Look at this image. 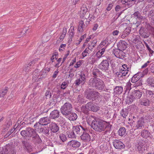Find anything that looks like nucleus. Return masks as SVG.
Returning a JSON list of instances; mask_svg holds the SVG:
<instances>
[{"mask_svg":"<svg viewBox=\"0 0 154 154\" xmlns=\"http://www.w3.org/2000/svg\"><path fill=\"white\" fill-rule=\"evenodd\" d=\"M80 78L81 79V83L83 85L85 83V76L84 74L82 73L80 75Z\"/></svg>","mask_w":154,"mask_h":154,"instance_id":"nucleus-37","label":"nucleus"},{"mask_svg":"<svg viewBox=\"0 0 154 154\" xmlns=\"http://www.w3.org/2000/svg\"><path fill=\"white\" fill-rule=\"evenodd\" d=\"M41 124L39 122V120L38 122H36L34 125V127L36 130H37L41 126H42Z\"/></svg>","mask_w":154,"mask_h":154,"instance_id":"nucleus-47","label":"nucleus"},{"mask_svg":"<svg viewBox=\"0 0 154 154\" xmlns=\"http://www.w3.org/2000/svg\"><path fill=\"white\" fill-rule=\"evenodd\" d=\"M109 66V62L107 60H105L102 61L99 65V68L104 72H106L108 69Z\"/></svg>","mask_w":154,"mask_h":154,"instance_id":"nucleus-9","label":"nucleus"},{"mask_svg":"<svg viewBox=\"0 0 154 154\" xmlns=\"http://www.w3.org/2000/svg\"><path fill=\"white\" fill-rule=\"evenodd\" d=\"M97 42L96 40H94L92 42H91L89 43L88 48L89 49L90 51H92V49L96 46Z\"/></svg>","mask_w":154,"mask_h":154,"instance_id":"nucleus-27","label":"nucleus"},{"mask_svg":"<svg viewBox=\"0 0 154 154\" xmlns=\"http://www.w3.org/2000/svg\"><path fill=\"white\" fill-rule=\"evenodd\" d=\"M45 127H42L41 126L39 128L38 130L37 131L39 132V133H42L43 130H44V128Z\"/></svg>","mask_w":154,"mask_h":154,"instance_id":"nucleus-62","label":"nucleus"},{"mask_svg":"<svg viewBox=\"0 0 154 154\" xmlns=\"http://www.w3.org/2000/svg\"><path fill=\"white\" fill-rule=\"evenodd\" d=\"M100 97V94L98 92L92 90L88 92L86 98L89 100H94L97 99Z\"/></svg>","mask_w":154,"mask_h":154,"instance_id":"nucleus-7","label":"nucleus"},{"mask_svg":"<svg viewBox=\"0 0 154 154\" xmlns=\"http://www.w3.org/2000/svg\"><path fill=\"white\" fill-rule=\"evenodd\" d=\"M58 57V54L57 53H55L54 54H53L51 58V61L52 62H53L55 58L56 60L57 59Z\"/></svg>","mask_w":154,"mask_h":154,"instance_id":"nucleus-51","label":"nucleus"},{"mask_svg":"<svg viewBox=\"0 0 154 154\" xmlns=\"http://www.w3.org/2000/svg\"><path fill=\"white\" fill-rule=\"evenodd\" d=\"M81 111L85 114H87L88 112L87 109H86V107L84 106H82L81 108Z\"/></svg>","mask_w":154,"mask_h":154,"instance_id":"nucleus-52","label":"nucleus"},{"mask_svg":"<svg viewBox=\"0 0 154 154\" xmlns=\"http://www.w3.org/2000/svg\"><path fill=\"white\" fill-rule=\"evenodd\" d=\"M140 35L142 37L147 38L149 37V34L146 32V30L143 27H141L139 31Z\"/></svg>","mask_w":154,"mask_h":154,"instance_id":"nucleus-19","label":"nucleus"},{"mask_svg":"<svg viewBox=\"0 0 154 154\" xmlns=\"http://www.w3.org/2000/svg\"><path fill=\"white\" fill-rule=\"evenodd\" d=\"M112 126L109 122H107L98 119H94L92 122L91 127L97 132H106L110 130Z\"/></svg>","mask_w":154,"mask_h":154,"instance_id":"nucleus-1","label":"nucleus"},{"mask_svg":"<svg viewBox=\"0 0 154 154\" xmlns=\"http://www.w3.org/2000/svg\"><path fill=\"white\" fill-rule=\"evenodd\" d=\"M25 148L27 150L28 152H30L32 151L33 147L29 144V145L27 146Z\"/></svg>","mask_w":154,"mask_h":154,"instance_id":"nucleus-42","label":"nucleus"},{"mask_svg":"<svg viewBox=\"0 0 154 154\" xmlns=\"http://www.w3.org/2000/svg\"><path fill=\"white\" fill-rule=\"evenodd\" d=\"M93 105V104L91 103H88L84 106L86 107V109L88 110H91Z\"/></svg>","mask_w":154,"mask_h":154,"instance_id":"nucleus-44","label":"nucleus"},{"mask_svg":"<svg viewBox=\"0 0 154 154\" xmlns=\"http://www.w3.org/2000/svg\"><path fill=\"white\" fill-rule=\"evenodd\" d=\"M154 93L150 91H147L146 92V97L149 98L153 97Z\"/></svg>","mask_w":154,"mask_h":154,"instance_id":"nucleus-35","label":"nucleus"},{"mask_svg":"<svg viewBox=\"0 0 154 154\" xmlns=\"http://www.w3.org/2000/svg\"><path fill=\"white\" fill-rule=\"evenodd\" d=\"M89 85L94 88L100 90L104 89L105 85L102 80H99L96 78H91L89 80Z\"/></svg>","mask_w":154,"mask_h":154,"instance_id":"nucleus-2","label":"nucleus"},{"mask_svg":"<svg viewBox=\"0 0 154 154\" xmlns=\"http://www.w3.org/2000/svg\"><path fill=\"white\" fill-rule=\"evenodd\" d=\"M90 51L88 48L85 49L82 54V56L84 57L87 56V54H89Z\"/></svg>","mask_w":154,"mask_h":154,"instance_id":"nucleus-39","label":"nucleus"},{"mask_svg":"<svg viewBox=\"0 0 154 154\" xmlns=\"http://www.w3.org/2000/svg\"><path fill=\"white\" fill-rule=\"evenodd\" d=\"M144 43L147 49L148 50L149 52V53L151 54H152L154 53V51L151 49V48H150V47L146 42H144Z\"/></svg>","mask_w":154,"mask_h":154,"instance_id":"nucleus-43","label":"nucleus"},{"mask_svg":"<svg viewBox=\"0 0 154 154\" xmlns=\"http://www.w3.org/2000/svg\"><path fill=\"white\" fill-rule=\"evenodd\" d=\"M72 130L76 134H78L79 135L82 134V133L84 130H88L86 128H85L81 126H74L72 128Z\"/></svg>","mask_w":154,"mask_h":154,"instance_id":"nucleus-10","label":"nucleus"},{"mask_svg":"<svg viewBox=\"0 0 154 154\" xmlns=\"http://www.w3.org/2000/svg\"><path fill=\"white\" fill-rule=\"evenodd\" d=\"M154 15V10H151L150 11L149 13L148 16L149 19Z\"/></svg>","mask_w":154,"mask_h":154,"instance_id":"nucleus-54","label":"nucleus"},{"mask_svg":"<svg viewBox=\"0 0 154 154\" xmlns=\"http://www.w3.org/2000/svg\"><path fill=\"white\" fill-rule=\"evenodd\" d=\"M14 146L11 143L6 144L0 150V154H16V150Z\"/></svg>","mask_w":154,"mask_h":154,"instance_id":"nucleus-3","label":"nucleus"},{"mask_svg":"<svg viewBox=\"0 0 154 154\" xmlns=\"http://www.w3.org/2000/svg\"><path fill=\"white\" fill-rule=\"evenodd\" d=\"M72 109V106L71 103L66 102L61 106L60 111L62 115L65 116L67 115L69 113H71Z\"/></svg>","mask_w":154,"mask_h":154,"instance_id":"nucleus-4","label":"nucleus"},{"mask_svg":"<svg viewBox=\"0 0 154 154\" xmlns=\"http://www.w3.org/2000/svg\"><path fill=\"white\" fill-rule=\"evenodd\" d=\"M127 44L124 41L120 40L117 44L118 49L124 50L127 48Z\"/></svg>","mask_w":154,"mask_h":154,"instance_id":"nucleus-15","label":"nucleus"},{"mask_svg":"<svg viewBox=\"0 0 154 154\" xmlns=\"http://www.w3.org/2000/svg\"><path fill=\"white\" fill-rule=\"evenodd\" d=\"M132 37L134 38L133 39L132 42L135 44H137V43H138L139 41L138 39L140 38V36L133 34L132 35Z\"/></svg>","mask_w":154,"mask_h":154,"instance_id":"nucleus-38","label":"nucleus"},{"mask_svg":"<svg viewBox=\"0 0 154 154\" xmlns=\"http://www.w3.org/2000/svg\"><path fill=\"white\" fill-rule=\"evenodd\" d=\"M67 134L68 135V137L69 138H75L77 136L76 134H75V133L73 131H67Z\"/></svg>","mask_w":154,"mask_h":154,"instance_id":"nucleus-31","label":"nucleus"},{"mask_svg":"<svg viewBox=\"0 0 154 154\" xmlns=\"http://www.w3.org/2000/svg\"><path fill=\"white\" fill-rule=\"evenodd\" d=\"M8 89L7 88L2 91L0 92V97H3L7 93Z\"/></svg>","mask_w":154,"mask_h":154,"instance_id":"nucleus-50","label":"nucleus"},{"mask_svg":"<svg viewBox=\"0 0 154 154\" xmlns=\"http://www.w3.org/2000/svg\"><path fill=\"white\" fill-rule=\"evenodd\" d=\"M59 112L57 110H55L51 112L50 114V117L51 119H54L59 116Z\"/></svg>","mask_w":154,"mask_h":154,"instance_id":"nucleus-23","label":"nucleus"},{"mask_svg":"<svg viewBox=\"0 0 154 154\" xmlns=\"http://www.w3.org/2000/svg\"><path fill=\"white\" fill-rule=\"evenodd\" d=\"M87 130H84L82 132L83 134L81 135V139L84 142H88L91 140L90 136L89 134L86 132Z\"/></svg>","mask_w":154,"mask_h":154,"instance_id":"nucleus-12","label":"nucleus"},{"mask_svg":"<svg viewBox=\"0 0 154 154\" xmlns=\"http://www.w3.org/2000/svg\"><path fill=\"white\" fill-rule=\"evenodd\" d=\"M29 69L28 66H25L23 69V71L25 72H28Z\"/></svg>","mask_w":154,"mask_h":154,"instance_id":"nucleus-63","label":"nucleus"},{"mask_svg":"<svg viewBox=\"0 0 154 154\" xmlns=\"http://www.w3.org/2000/svg\"><path fill=\"white\" fill-rule=\"evenodd\" d=\"M32 141L38 143H41L42 140L39 136L36 134L32 138Z\"/></svg>","mask_w":154,"mask_h":154,"instance_id":"nucleus-24","label":"nucleus"},{"mask_svg":"<svg viewBox=\"0 0 154 154\" xmlns=\"http://www.w3.org/2000/svg\"><path fill=\"white\" fill-rule=\"evenodd\" d=\"M74 28V27L73 26H71L69 32V36L70 37V39H71V40H72V37L74 35V33L73 32Z\"/></svg>","mask_w":154,"mask_h":154,"instance_id":"nucleus-34","label":"nucleus"},{"mask_svg":"<svg viewBox=\"0 0 154 154\" xmlns=\"http://www.w3.org/2000/svg\"><path fill=\"white\" fill-rule=\"evenodd\" d=\"M51 131L53 133H56L59 130V127L57 124L52 122L49 125Z\"/></svg>","mask_w":154,"mask_h":154,"instance_id":"nucleus-18","label":"nucleus"},{"mask_svg":"<svg viewBox=\"0 0 154 154\" xmlns=\"http://www.w3.org/2000/svg\"><path fill=\"white\" fill-rule=\"evenodd\" d=\"M131 84L130 82H128L127 83V85L125 86L126 90H130L131 89Z\"/></svg>","mask_w":154,"mask_h":154,"instance_id":"nucleus-53","label":"nucleus"},{"mask_svg":"<svg viewBox=\"0 0 154 154\" xmlns=\"http://www.w3.org/2000/svg\"><path fill=\"white\" fill-rule=\"evenodd\" d=\"M22 144L23 146L25 148L27 146L29 145V144L27 140H23L22 141Z\"/></svg>","mask_w":154,"mask_h":154,"instance_id":"nucleus-49","label":"nucleus"},{"mask_svg":"<svg viewBox=\"0 0 154 154\" xmlns=\"http://www.w3.org/2000/svg\"><path fill=\"white\" fill-rule=\"evenodd\" d=\"M144 122L142 119L139 120L135 126L136 128L141 129L143 126Z\"/></svg>","mask_w":154,"mask_h":154,"instance_id":"nucleus-32","label":"nucleus"},{"mask_svg":"<svg viewBox=\"0 0 154 154\" xmlns=\"http://www.w3.org/2000/svg\"><path fill=\"white\" fill-rule=\"evenodd\" d=\"M49 129L48 128H47L45 127L44 128V130H43V132L42 133L43 134L46 135V136H48L49 134Z\"/></svg>","mask_w":154,"mask_h":154,"instance_id":"nucleus-46","label":"nucleus"},{"mask_svg":"<svg viewBox=\"0 0 154 154\" xmlns=\"http://www.w3.org/2000/svg\"><path fill=\"white\" fill-rule=\"evenodd\" d=\"M45 96L48 98H51V93L49 91H47L45 94Z\"/></svg>","mask_w":154,"mask_h":154,"instance_id":"nucleus-61","label":"nucleus"},{"mask_svg":"<svg viewBox=\"0 0 154 154\" xmlns=\"http://www.w3.org/2000/svg\"><path fill=\"white\" fill-rule=\"evenodd\" d=\"M126 134V130L124 127L120 128L118 131V134L120 136L125 135Z\"/></svg>","mask_w":154,"mask_h":154,"instance_id":"nucleus-29","label":"nucleus"},{"mask_svg":"<svg viewBox=\"0 0 154 154\" xmlns=\"http://www.w3.org/2000/svg\"><path fill=\"white\" fill-rule=\"evenodd\" d=\"M61 60H62L61 58H60L58 59V60H57V61L58 62L57 64H56L55 65V67H58L62 65V63L60 65L59 64V63L61 61Z\"/></svg>","mask_w":154,"mask_h":154,"instance_id":"nucleus-57","label":"nucleus"},{"mask_svg":"<svg viewBox=\"0 0 154 154\" xmlns=\"http://www.w3.org/2000/svg\"><path fill=\"white\" fill-rule=\"evenodd\" d=\"M131 28L130 27H126L124 31L123 32L125 33V34H126L127 35H128L131 32Z\"/></svg>","mask_w":154,"mask_h":154,"instance_id":"nucleus-41","label":"nucleus"},{"mask_svg":"<svg viewBox=\"0 0 154 154\" xmlns=\"http://www.w3.org/2000/svg\"><path fill=\"white\" fill-rule=\"evenodd\" d=\"M81 83V81L80 79L76 80L75 81V85L76 86H79Z\"/></svg>","mask_w":154,"mask_h":154,"instance_id":"nucleus-59","label":"nucleus"},{"mask_svg":"<svg viewBox=\"0 0 154 154\" xmlns=\"http://www.w3.org/2000/svg\"><path fill=\"white\" fill-rule=\"evenodd\" d=\"M21 135L23 137H33L37 133L35 130L30 127H28L25 130L20 132Z\"/></svg>","mask_w":154,"mask_h":154,"instance_id":"nucleus-5","label":"nucleus"},{"mask_svg":"<svg viewBox=\"0 0 154 154\" xmlns=\"http://www.w3.org/2000/svg\"><path fill=\"white\" fill-rule=\"evenodd\" d=\"M133 15L134 17H136L137 18L140 20H143L145 19V17L142 16L141 14L138 11L135 12Z\"/></svg>","mask_w":154,"mask_h":154,"instance_id":"nucleus-26","label":"nucleus"},{"mask_svg":"<svg viewBox=\"0 0 154 154\" xmlns=\"http://www.w3.org/2000/svg\"><path fill=\"white\" fill-rule=\"evenodd\" d=\"M113 53L117 57L123 59L126 57L125 53L122 50L119 49H116L113 51Z\"/></svg>","mask_w":154,"mask_h":154,"instance_id":"nucleus-8","label":"nucleus"},{"mask_svg":"<svg viewBox=\"0 0 154 154\" xmlns=\"http://www.w3.org/2000/svg\"><path fill=\"white\" fill-rule=\"evenodd\" d=\"M142 93L138 90L133 91L129 97V103H131L133 101L137 99H140L142 96Z\"/></svg>","mask_w":154,"mask_h":154,"instance_id":"nucleus-6","label":"nucleus"},{"mask_svg":"<svg viewBox=\"0 0 154 154\" xmlns=\"http://www.w3.org/2000/svg\"><path fill=\"white\" fill-rule=\"evenodd\" d=\"M130 72V71H129V70H125L121 69L120 71V72L118 75H120L121 77L125 76L127 75H128V76L129 75Z\"/></svg>","mask_w":154,"mask_h":154,"instance_id":"nucleus-22","label":"nucleus"},{"mask_svg":"<svg viewBox=\"0 0 154 154\" xmlns=\"http://www.w3.org/2000/svg\"><path fill=\"white\" fill-rule=\"evenodd\" d=\"M87 26V24H84L83 20H81L79 23L78 30L79 32H82L86 28Z\"/></svg>","mask_w":154,"mask_h":154,"instance_id":"nucleus-20","label":"nucleus"},{"mask_svg":"<svg viewBox=\"0 0 154 154\" xmlns=\"http://www.w3.org/2000/svg\"><path fill=\"white\" fill-rule=\"evenodd\" d=\"M80 143L75 140H72L69 142L67 143V145L72 146L73 148H78L80 146Z\"/></svg>","mask_w":154,"mask_h":154,"instance_id":"nucleus-16","label":"nucleus"},{"mask_svg":"<svg viewBox=\"0 0 154 154\" xmlns=\"http://www.w3.org/2000/svg\"><path fill=\"white\" fill-rule=\"evenodd\" d=\"M143 143L141 141H139L135 146L136 150L139 152V153H142L144 150L143 148Z\"/></svg>","mask_w":154,"mask_h":154,"instance_id":"nucleus-14","label":"nucleus"},{"mask_svg":"<svg viewBox=\"0 0 154 154\" xmlns=\"http://www.w3.org/2000/svg\"><path fill=\"white\" fill-rule=\"evenodd\" d=\"M139 73H138L137 74H135L131 79V82L133 83H135L137 82L140 79V76L138 75Z\"/></svg>","mask_w":154,"mask_h":154,"instance_id":"nucleus-33","label":"nucleus"},{"mask_svg":"<svg viewBox=\"0 0 154 154\" xmlns=\"http://www.w3.org/2000/svg\"><path fill=\"white\" fill-rule=\"evenodd\" d=\"M150 71L154 75V64L152 65L150 68Z\"/></svg>","mask_w":154,"mask_h":154,"instance_id":"nucleus-64","label":"nucleus"},{"mask_svg":"<svg viewBox=\"0 0 154 154\" xmlns=\"http://www.w3.org/2000/svg\"><path fill=\"white\" fill-rule=\"evenodd\" d=\"M121 114L123 118H125L127 116L128 113L127 112H125L124 111H122L121 113Z\"/></svg>","mask_w":154,"mask_h":154,"instance_id":"nucleus-56","label":"nucleus"},{"mask_svg":"<svg viewBox=\"0 0 154 154\" xmlns=\"http://www.w3.org/2000/svg\"><path fill=\"white\" fill-rule=\"evenodd\" d=\"M141 135L142 137L146 139L149 137L150 140L152 137L151 133L146 130H143L141 132Z\"/></svg>","mask_w":154,"mask_h":154,"instance_id":"nucleus-13","label":"nucleus"},{"mask_svg":"<svg viewBox=\"0 0 154 154\" xmlns=\"http://www.w3.org/2000/svg\"><path fill=\"white\" fill-rule=\"evenodd\" d=\"M135 47L139 51H142L144 48V45L141 41H138Z\"/></svg>","mask_w":154,"mask_h":154,"instance_id":"nucleus-25","label":"nucleus"},{"mask_svg":"<svg viewBox=\"0 0 154 154\" xmlns=\"http://www.w3.org/2000/svg\"><path fill=\"white\" fill-rule=\"evenodd\" d=\"M113 144L114 147L116 149H121L125 148L124 144L121 141L116 140L113 142Z\"/></svg>","mask_w":154,"mask_h":154,"instance_id":"nucleus-11","label":"nucleus"},{"mask_svg":"<svg viewBox=\"0 0 154 154\" xmlns=\"http://www.w3.org/2000/svg\"><path fill=\"white\" fill-rule=\"evenodd\" d=\"M88 9L85 7H82L81 8L80 12V16L81 17H83L86 14Z\"/></svg>","mask_w":154,"mask_h":154,"instance_id":"nucleus-28","label":"nucleus"},{"mask_svg":"<svg viewBox=\"0 0 154 154\" xmlns=\"http://www.w3.org/2000/svg\"><path fill=\"white\" fill-rule=\"evenodd\" d=\"M99 109V107L94 104L93 105L91 110L94 112H96Z\"/></svg>","mask_w":154,"mask_h":154,"instance_id":"nucleus-45","label":"nucleus"},{"mask_svg":"<svg viewBox=\"0 0 154 154\" xmlns=\"http://www.w3.org/2000/svg\"><path fill=\"white\" fill-rule=\"evenodd\" d=\"M123 91V88L121 86H117L114 89V92L116 94H121Z\"/></svg>","mask_w":154,"mask_h":154,"instance_id":"nucleus-30","label":"nucleus"},{"mask_svg":"<svg viewBox=\"0 0 154 154\" xmlns=\"http://www.w3.org/2000/svg\"><path fill=\"white\" fill-rule=\"evenodd\" d=\"M67 85V83L65 82H63L61 85V88L64 89L66 87V85Z\"/></svg>","mask_w":154,"mask_h":154,"instance_id":"nucleus-60","label":"nucleus"},{"mask_svg":"<svg viewBox=\"0 0 154 154\" xmlns=\"http://www.w3.org/2000/svg\"><path fill=\"white\" fill-rule=\"evenodd\" d=\"M99 70L98 69H95L93 70L92 72L93 75L94 76V77H96L97 76V74L99 73Z\"/></svg>","mask_w":154,"mask_h":154,"instance_id":"nucleus-55","label":"nucleus"},{"mask_svg":"<svg viewBox=\"0 0 154 154\" xmlns=\"http://www.w3.org/2000/svg\"><path fill=\"white\" fill-rule=\"evenodd\" d=\"M150 103V101L148 99H146L143 101H141L140 102V103L141 105H143L145 106H149Z\"/></svg>","mask_w":154,"mask_h":154,"instance_id":"nucleus-36","label":"nucleus"},{"mask_svg":"<svg viewBox=\"0 0 154 154\" xmlns=\"http://www.w3.org/2000/svg\"><path fill=\"white\" fill-rule=\"evenodd\" d=\"M59 119L60 120V122L64 124L66 122V121L65 120V119L62 117H60L59 118Z\"/></svg>","mask_w":154,"mask_h":154,"instance_id":"nucleus-58","label":"nucleus"},{"mask_svg":"<svg viewBox=\"0 0 154 154\" xmlns=\"http://www.w3.org/2000/svg\"><path fill=\"white\" fill-rule=\"evenodd\" d=\"M59 137L61 140L63 142L65 141L67 139L66 136L63 133L60 134Z\"/></svg>","mask_w":154,"mask_h":154,"instance_id":"nucleus-40","label":"nucleus"},{"mask_svg":"<svg viewBox=\"0 0 154 154\" xmlns=\"http://www.w3.org/2000/svg\"><path fill=\"white\" fill-rule=\"evenodd\" d=\"M69 114H68L67 115L65 116L67 118H68L70 121H74L75 120L77 116L76 114L72 112V111L71 112V113H69Z\"/></svg>","mask_w":154,"mask_h":154,"instance_id":"nucleus-21","label":"nucleus"},{"mask_svg":"<svg viewBox=\"0 0 154 154\" xmlns=\"http://www.w3.org/2000/svg\"><path fill=\"white\" fill-rule=\"evenodd\" d=\"M105 51V49L104 48H102L100 51H99L97 53V56H98V55L100 56H101L103 54Z\"/></svg>","mask_w":154,"mask_h":154,"instance_id":"nucleus-48","label":"nucleus"},{"mask_svg":"<svg viewBox=\"0 0 154 154\" xmlns=\"http://www.w3.org/2000/svg\"><path fill=\"white\" fill-rule=\"evenodd\" d=\"M39 122L42 125H46L49 124L51 122L50 118L48 117H44L39 119Z\"/></svg>","mask_w":154,"mask_h":154,"instance_id":"nucleus-17","label":"nucleus"}]
</instances>
